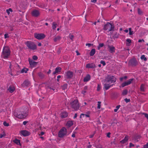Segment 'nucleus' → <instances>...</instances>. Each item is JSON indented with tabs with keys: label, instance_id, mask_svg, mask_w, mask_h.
<instances>
[{
	"label": "nucleus",
	"instance_id": "37",
	"mask_svg": "<svg viewBox=\"0 0 148 148\" xmlns=\"http://www.w3.org/2000/svg\"><path fill=\"white\" fill-rule=\"evenodd\" d=\"M127 76H125L124 77H120V80L121 82H122L124 79L125 80L127 79Z\"/></svg>",
	"mask_w": 148,
	"mask_h": 148
},
{
	"label": "nucleus",
	"instance_id": "49",
	"mask_svg": "<svg viewBox=\"0 0 148 148\" xmlns=\"http://www.w3.org/2000/svg\"><path fill=\"white\" fill-rule=\"evenodd\" d=\"M100 63L102 64L103 66H105L106 64L105 62L104 61L101 60L100 62Z\"/></svg>",
	"mask_w": 148,
	"mask_h": 148
},
{
	"label": "nucleus",
	"instance_id": "21",
	"mask_svg": "<svg viewBox=\"0 0 148 148\" xmlns=\"http://www.w3.org/2000/svg\"><path fill=\"white\" fill-rule=\"evenodd\" d=\"M128 136H126L124 139L120 141V143L122 144L126 143L128 141Z\"/></svg>",
	"mask_w": 148,
	"mask_h": 148
},
{
	"label": "nucleus",
	"instance_id": "45",
	"mask_svg": "<svg viewBox=\"0 0 148 148\" xmlns=\"http://www.w3.org/2000/svg\"><path fill=\"white\" fill-rule=\"evenodd\" d=\"M3 125L4 126L7 127L9 126L10 125L9 123H7L5 121L3 122Z\"/></svg>",
	"mask_w": 148,
	"mask_h": 148
},
{
	"label": "nucleus",
	"instance_id": "8",
	"mask_svg": "<svg viewBox=\"0 0 148 148\" xmlns=\"http://www.w3.org/2000/svg\"><path fill=\"white\" fill-rule=\"evenodd\" d=\"M34 36L38 39L41 40L44 39L45 37V35L43 33H35L34 34Z\"/></svg>",
	"mask_w": 148,
	"mask_h": 148
},
{
	"label": "nucleus",
	"instance_id": "9",
	"mask_svg": "<svg viewBox=\"0 0 148 148\" xmlns=\"http://www.w3.org/2000/svg\"><path fill=\"white\" fill-rule=\"evenodd\" d=\"M134 79V78H131L127 81H126L124 82L121 84V86L122 87H123L125 86L130 84L131 83L132 81H133Z\"/></svg>",
	"mask_w": 148,
	"mask_h": 148
},
{
	"label": "nucleus",
	"instance_id": "1",
	"mask_svg": "<svg viewBox=\"0 0 148 148\" xmlns=\"http://www.w3.org/2000/svg\"><path fill=\"white\" fill-rule=\"evenodd\" d=\"M44 84H45L46 88H48L53 90H54L59 86V84L51 81L45 83Z\"/></svg>",
	"mask_w": 148,
	"mask_h": 148
},
{
	"label": "nucleus",
	"instance_id": "5",
	"mask_svg": "<svg viewBox=\"0 0 148 148\" xmlns=\"http://www.w3.org/2000/svg\"><path fill=\"white\" fill-rule=\"evenodd\" d=\"M25 44L29 49L32 50H35L36 49V45L33 42L27 41L25 43Z\"/></svg>",
	"mask_w": 148,
	"mask_h": 148
},
{
	"label": "nucleus",
	"instance_id": "63",
	"mask_svg": "<svg viewBox=\"0 0 148 148\" xmlns=\"http://www.w3.org/2000/svg\"><path fill=\"white\" fill-rule=\"evenodd\" d=\"M27 123H28L27 121H24L23 122V123L24 125H25Z\"/></svg>",
	"mask_w": 148,
	"mask_h": 148
},
{
	"label": "nucleus",
	"instance_id": "56",
	"mask_svg": "<svg viewBox=\"0 0 148 148\" xmlns=\"http://www.w3.org/2000/svg\"><path fill=\"white\" fill-rule=\"evenodd\" d=\"M144 148H148V143H147L146 145H144Z\"/></svg>",
	"mask_w": 148,
	"mask_h": 148
},
{
	"label": "nucleus",
	"instance_id": "58",
	"mask_svg": "<svg viewBox=\"0 0 148 148\" xmlns=\"http://www.w3.org/2000/svg\"><path fill=\"white\" fill-rule=\"evenodd\" d=\"M111 134V133L110 132H108L107 134V137L108 138L110 137V135Z\"/></svg>",
	"mask_w": 148,
	"mask_h": 148
},
{
	"label": "nucleus",
	"instance_id": "53",
	"mask_svg": "<svg viewBox=\"0 0 148 148\" xmlns=\"http://www.w3.org/2000/svg\"><path fill=\"white\" fill-rule=\"evenodd\" d=\"M126 41L128 42L129 43H131L132 42L131 40L129 39H127L126 40Z\"/></svg>",
	"mask_w": 148,
	"mask_h": 148
},
{
	"label": "nucleus",
	"instance_id": "6",
	"mask_svg": "<svg viewBox=\"0 0 148 148\" xmlns=\"http://www.w3.org/2000/svg\"><path fill=\"white\" fill-rule=\"evenodd\" d=\"M71 107L74 109L75 110H77L79 109V106L77 100H75L71 103Z\"/></svg>",
	"mask_w": 148,
	"mask_h": 148
},
{
	"label": "nucleus",
	"instance_id": "3",
	"mask_svg": "<svg viewBox=\"0 0 148 148\" xmlns=\"http://www.w3.org/2000/svg\"><path fill=\"white\" fill-rule=\"evenodd\" d=\"M67 130L65 127L62 128L58 133V136L60 138H63L66 135Z\"/></svg>",
	"mask_w": 148,
	"mask_h": 148
},
{
	"label": "nucleus",
	"instance_id": "41",
	"mask_svg": "<svg viewBox=\"0 0 148 148\" xmlns=\"http://www.w3.org/2000/svg\"><path fill=\"white\" fill-rule=\"evenodd\" d=\"M96 67V66L95 64L93 63L90 64V68H95Z\"/></svg>",
	"mask_w": 148,
	"mask_h": 148
},
{
	"label": "nucleus",
	"instance_id": "48",
	"mask_svg": "<svg viewBox=\"0 0 148 148\" xmlns=\"http://www.w3.org/2000/svg\"><path fill=\"white\" fill-rule=\"evenodd\" d=\"M101 103V102L100 101H98V102L97 108L99 109H100V108Z\"/></svg>",
	"mask_w": 148,
	"mask_h": 148
},
{
	"label": "nucleus",
	"instance_id": "34",
	"mask_svg": "<svg viewBox=\"0 0 148 148\" xmlns=\"http://www.w3.org/2000/svg\"><path fill=\"white\" fill-rule=\"evenodd\" d=\"M67 84H65L61 86L63 90L66 89L67 88Z\"/></svg>",
	"mask_w": 148,
	"mask_h": 148
},
{
	"label": "nucleus",
	"instance_id": "28",
	"mask_svg": "<svg viewBox=\"0 0 148 148\" xmlns=\"http://www.w3.org/2000/svg\"><path fill=\"white\" fill-rule=\"evenodd\" d=\"M140 137L141 136L139 135L136 136L134 137V139L135 141H136L137 142H138L139 140Z\"/></svg>",
	"mask_w": 148,
	"mask_h": 148
},
{
	"label": "nucleus",
	"instance_id": "57",
	"mask_svg": "<svg viewBox=\"0 0 148 148\" xmlns=\"http://www.w3.org/2000/svg\"><path fill=\"white\" fill-rule=\"evenodd\" d=\"M45 134V132H42L39 134V136H42Z\"/></svg>",
	"mask_w": 148,
	"mask_h": 148
},
{
	"label": "nucleus",
	"instance_id": "20",
	"mask_svg": "<svg viewBox=\"0 0 148 148\" xmlns=\"http://www.w3.org/2000/svg\"><path fill=\"white\" fill-rule=\"evenodd\" d=\"M90 79V76L89 74H88L86 76L84 77L83 81L84 82H87Z\"/></svg>",
	"mask_w": 148,
	"mask_h": 148
},
{
	"label": "nucleus",
	"instance_id": "40",
	"mask_svg": "<svg viewBox=\"0 0 148 148\" xmlns=\"http://www.w3.org/2000/svg\"><path fill=\"white\" fill-rule=\"evenodd\" d=\"M101 88V85L99 84L97 85V91H99L100 90V89Z\"/></svg>",
	"mask_w": 148,
	"mask_h": 148
},
{
	"label": "nucleus",
	"instance_id": "54",
	"mask_svg": "<svg viewBox=\"0 0 148 148\" xmlns=\"http://www.w3.org/2000/svg\"><path fill=\"white\" fill-rule=\"evenodd\" d=\"M61 48H59L58 50L57 51V53L58 54H59L60 53L61 51Z\"/></svg>",
	"mask_w": 148,
	"mask_h": 148
},
{
	"label": "nucleus",
	"instance_id": "31",
	"mask_svg": "<svg viewBox=\"0 0 148 148\" xmlns=\"http://www.w3.org/2000/svg\"><path fill=\"white\" fill-rule=\"evenodd\" d=\"M28 70H29L28 69L25 68L22 69V70L21 71L20 73H26Z\"/></svg>",
	"mask_w": 148,
	"mask_h": 148
},
{
	"label": "nucleus",
	"instance_id": "16",
	"mask_svg": "<svg viewBox=\"0 0 148 148\" xmlns=\"http://www.w3.org/2000/svg\"><path fill=\"white\" fill-rule=\"evenodd\" d=\"M30 82L27 80H25L24 81L23 83L21 84V86L24 87L26 86H28L29 85Z\"/></svg>",
	"mask_w": 148,
	"mask_h": 148
},
{
	"label": "nucleus",
	"instance_id": "62",
	"mask_svg": "<svg viewBox=\"0 0 148 148\" xmlns=\"http://www.w3.org/2000/svg\"><path fill=\"white\" fill-rule=\"evenodd\" d=\"M92 45V44H91L90 43H87L86 44V45L88 46V47H90Z\"/></svg>",
	"mask_w": 148,
	"mask_h": 148
},
{
	"label": "nucleus",
	"instance_id": "47",
	"mask_svg": "<svg viewBox=\"0 0 148 148\" xmlns=\"http://www.w3.org/2000/svg\"><path fill=\"white\" fill-rule=\"evenodd\" d=\"M32 59L33 60H36L38 59V58L37 56L34 55L32 56Z\"/></svg>",
	"mask_w": 148,
	"mask_h": 148
},
{
	"label": "nucleus",
	"instance_id": "29",
	"mask_svg": "<svg viewBox=\"0 0 148 148\" xmlns=\"http://www.w3.org/2000/svg\"><path fill=\"white\" fill-rule=\"evenodd\" d=\"M73 124V123L72 121H68L66 123V125L69 127H71Z\"/></svg>",
	"mask_w": 148,
	"mask_h": 148
},
{
	"label": "nucleus",
	"instance_id": "13",
	"mask_svg": "<svg viewBox=\"0 0 148 148\" xmlns=\"http://www.w3.org/2000/svg\"><path fill=\"white\" fill-rule=\"evenodd\" d=\"M73 72L70 71H68L66 73V78L67 79H70L73 76Z\"/></svg>",
	"mask_w": 148,
	"mask_h": 148
},
{
	"label": "nucleus",
	"instance_id": "52",
	"mask_svg": "<svg viewBox=\"0 0 148 148\" xmlns=\"http://www.w3.org/2000/svg\"><path fill=\"white\" fill-rule=\"evenodd\" d=\"M119 37V35L117 33L115 34L113 36L114 38H117Z\"/></svg>",
	"mask_w": 148,
	"mask_h": 148
},
{
	"label": "nucleus",
	"instance_id": "64",
	"mask_svg": "<svg viewBox=\"0 0 148 148\" xmlns=\"http://www.w3.org/2000/svg\"><path fill=\"white\" fill-rule=\"evenodd\" d=\"M76 52L77 53V56L79 55H80V53L79 52L78 50H76Z\"/></svg>",
	"mask_w": 148,
	"mask_h": 148
},
{
	"label": "nucleus",
	"instance_id": "32",
	"mask_svg": "<svg viewBox=\"0 0 148 148\" xmlns=\"http://www.w3.org/2000/svg\"><path fill=\"white\" fill-rule=\"evenodd\" d=\"M38 74L41 79H43L45 77V75L41 72L38 73Z\"/></svg>",
	"mask_w": 148,
	"mask_h": 148
},
{
	"label": "nucleus",
	"instance_id": "10",
	"mask_svg": "<svg viewBox=\"0 0 148 148\" xmlns=\"http://www.w3.org/2000/svg\"><path fill=\"white\" fill-rule=\"evenodd\" d=\"M28 61L29 62L30 66L31 67H34L36 66L38 63V62H36L32 60L30 58L28 59Z\"/></svg>",
	"mask_w": 148,
	"mask_h": 148
},
{
	"label": "nucleus",
	"instance_id": "44",
	"mask_svg": "<svg viewBox=\"0 0 148 148\" xmlns=\"http://www.w3.org/2000/svg\"><path fill=\"white\" fill-rule=\"evenodd\" d=\"M69 36V38L71 40L73 41V39L74 37V35L72 34H70Z\"/></svg>",
	"mask_w": 148,
	"mask_h": 148
},
{
	"label": "nucleus",
	"instance_id": "38",
	"mask_svg": "<svg viewBox=\"0 0 148 148\" xmlns=\"http://www.w3.org/2000/svg\"><path fill=\"white\" fill-rule=\"evenodd\" d=\"M140 59L142 60H144L145 61H146L147 60V58L145 57V56L144 55H142V56H141L140 57Z\"/></svg>",
	"mask_w": 148,
	"mask_h": 148
},
{
	"label": "nucleus",
	"instance_id": "15",
	"mask_svg": "<svg viewBox=\"0 0 148 148\" xmlns=\"http://www.w3.org/2000/svg\"><path fill=\"white\" fill-rule=\"evenodd\" d=\"M40 14L39 11L37 10H34L32 12V15L33 16L35 17L38 16Z\"/></svg>",
	"mask_w": 148,
	"mask_h": 148
},
{
	"label": "nucleus",
	"instance_id": "18",
	"mask_svg": "<svg viewBox=\"0 0 148 148\" xmlns=\"http://www.w3.org/2000/svg\"><path fill=\"white\" fill-rule=\"evenodd\" d=\"M62 69L59 66L57 67L55 69V71L53 72V74L55 75L56 73H58L61 71Z\"/></svg>",
	"mask_w": 148,
	"mask_h": 148
},
{
	"label": "nucleus",
	"instance_id": "46",
	"mask_svg": "<svg viewBox=\"0 0 148 148\" xmlns=\"http://www.w3.org/2000/svg\"><path fill=\"white\" fill-rule=\"evenodd\" d=\"M10 11L11 12H12V10L11 8H9L8 10H7L6 12L8 14H9L10 13Z\"/></svg>",
	"mask_w": 148,
	"mask_h": 148
},
{
	"label": "nucleus",
	"instance_id": "27",
	"mask_svg": "<svg viewBox=\"0 0 148 148\" xmlns=\"http://www.w3.org/2000/svg\"><path fill=\"white\" fill-rule=\"evenodd\" d=\"M95 53V49H92L90 51L89 54L90 56H93Z\"/></svg>",
	"mask_w": 148,
	"mask_h": 148
},
{
	"label": "nucleus",
	"instance_id": "36",
	"mask_svg": "<svg viewBox=\"0 0 148 148\" xmlns=\"http://www.w3.org/2000/svg\"><path fill=\"white\" fill-rule=\"evenodd\" d=\"M104 46V44L103 43H99L98 46L97 47V49L100 50V48L103 47Z\"/></svg>",
	"mask_w": 148,
	"mask_h": 148
},
{
	"label": "nucleus",
	"instance_id": "11",
	"mask_svg": "<svg viewBox=\"0 0 148 148\" xmlns=\"http://www.w3.org/2000/svg\"><path fill=\"white\" fill-rule=\"evenodd\" d=\"M27 4L26 1H22L20 3L19 6L20 7L23 9H25L27 8Z\"/></svg>",
	"mask_w": 148,
	"mask_h": 148
},
{
	"label": "nucleus",
	"instance_id": "39",
	"mask_svg": "<svg viewBox=\"0 0 148 148\" xmlns=\"http://www.w3.org/2000/svg\"><path fill=\"white\" fill-rule=\"evenodd\" d=\"M144 85L143 84H142L140 87V90L141 91L143 92L144 91Z\"/></svg>",
	"mask_w": 148,
	"mask_h": 148
},
{
	"label": "nucleus",
	"instance_id": "30",
	"mask_svg": "<svg viewBox=\"0 0 148 148\" xmlns=\"http://www.w3.org/2000/svg\"><path fill=\"white\" fill-rule=\"evenodd\" d=\"M111 27H110L109 29V32L112 31H114V25L111 23Z\"/></svg>",
	"mask_w": 148,
	"mask_h": 148
},
{
	"label": "nucleus",
	"instance_id": "2",
	"mask_svg": "<svg viewBox=\"0 0 148 148\" xmlns=\"http://www.w3.org/2000/svg\"><path fill=\"white\" fill-rule=\"evenodd\" d=\"M10 49L8 47H4L1 56V57L4 58H8L10 54Z\"/></svg>",
	"mask_w": 148,
	"mask_h": 148
},
{
	"label": "nucleus",
	"instance_id": "12",
	"mask_svg": "<svg viewBox=\"0 0 148 148\" xmlns=\"http://www.w3.org/2000/svg\"><path fill=\"white\" fill-rule=\"evenodd\" d=\"M27 115L28 113L27 111H26L23 113L19 114L17 117L20 119H22L25 118Z\"/></svg>",
	"mask_w": 148,
	"mask_h": 148
},
{
	"label": "nucleus",
	"instance_id": "51",
	"mask_svg": "<svg viewBox=\"0 0 148 148\" xmlns=\"http://www.w3.org/2000/svg\"><path fill=\"white\" fill-rule=\"evenodd\" d=\"M9 37L8 34H5L4 35L5 38H8Z\"/></svg>",
	"mask_w": 148,
	"mask_h": 148
},
{
	"label": "nucleus",
	"instance_id": "60",
	"mask_svg": "<svg viewBox=\"0 0 148 148\" xmlns=\"http://www.w3.org/2000/svg\"><path fill=\"white\" fill-rule=\"evenodd\" d=\"M18 114L16 112H14V115L15 116L17 117L18 116Z\"/></svg>",
	"mask_w": 148,
	"mask_h": 148
},
{
	"label": "nucleus",
	"instance_id": "43",
	"mask_svg": "<svg viewBox=\"0 0 148 148\" xmlns=\"http://www.w3.org/2000/svg\"><path fill=\"white\" fill-rule=\"evenodd\" d=\"M57 25V24L55 23V22H53V26H52V28L53 29H55L56 27V25Z\"/></svg>",
	"mask_w": 148,
	"mask_h": 148
},
{
	"label": "nucleus",
	"instance_id": "24",
	"mask_svg": "<svg viewBox=\"0 0 148 148\" xmlns=\"http://www.w3.org/2000/svg\"><path fill=\"white\" fill-rule=\"evenodd\" d=\"M15 90V88L13 86H10L8 90L11 93H12Z\"/></svg>",
	"mask_w": 148,
	"mask_h": 148
},
{
	"label": "nucleus",
	"instance_id": "50",
	"mask_svg": "<svg viewBox=\"0 0 148 148\" xmlns=\"http://www.w3.org/2000/svg\"><path fill=\"white\" fill-rule=\"evenodd\" d=\"M125 101L127 103L128 102H130V99H127V98H125L124 99Z\"/></svg>",
	"mask_w": 148,
	"mask_h": 148
},
{
	"label": "nucleus",
	"instance_id": "26",
	"mask_svg": "<svg viewBox=\"0 0 148 148\" xmlns=\"http://www.w3.org/2000/svg\"><path fill=\"white\" fill-rule=\"evenodd\" d=\"M20 140L18 139H17L16 138L14 140H13V142L15 143L17 145H21V144L20 142Z\"/></svg>",
	"mask_w": 148,
	"mask_h": 148
},
{
	"label": "nucleus",
	"instance_id": "59",
	"mask_svg": "<svg viewBox=\"0 0 148 148\" xmlns=\"http://www.w3.org/2000/svg\"><path fill=\"white\" fill-rule=\"evenodd\" d=\"M90 64H88L86 65V67L87 68H90Z\"/></svg>",
	"mask_w": 148,
	"mask_h": 148
},
{
	"label": "nucleus",
	"instance_id": "14",
	"mask_svg": "<svg viewBox=\"0 0 148 148\" xmlns=\"http://www.w3.org/2000/svg\"><path fill=\"white\" fill-rule=\"evenodd\" d=\"M20 133L24 136H27L29 135L31 133L26 130H23L20 131Z\"/></svg>",
	"mask_w": 148,
	"mask_h": 148
},
{
	"label": "nucleus",
	"instance_id": "4",
	"mask_svg": "<svg viewBox=\"0 0 148 148\" xmlns=\"http://www.w3.org/2000/svg\"><path fill=\"white\" fill-rule=\"evenodd\" d=\"M105 81L107 82H110L111 83H114L116 81V78L114 76L110 75H108L106 77Z\"/></svg>",
	"mask_w": 148,
	"mask_h": 148
},
{
	"label": "nucleus",
	"instance_id": "42",
	"mask_svg": "<svg viewBox=\"0 0 148 148\" xmlns=\"http://www.w3.org/2000/svg\"><path fill=\"white\" fill-rule=\"evenodd\" d=\"M138 13L139 15H141L142 14L143 12L139 8L138 9Z\"/></svg>",
	"mask_w": 148,
	"mask_h": 148
},
{
	"label": "nucleus",
	"instance_id": "23",
	"mask_svg": "<svg viewBox=\"0 0 148 148\" xmlns=\"http://www.w3.org/2000/svg\"><path fill=\"white\" fill-rule=\"evenodd\" d=\"M68 114L66 112H62L60 114V116L62 118H65L68 116Z\"/></svg>",
	"mask_w": 148,
	"mask_h": 148
},
{
	"label": "nucleus",
	"instance_id": "61",
	"mask_svg": "<svg viewBox=\"0 0 148 148\" xmlns=\"http://www.w3.org/2000/svg\"><path fill=\"white\" fill-rule=\"evenodd\" d=\"M133 31H130V32H129V34L130 35H132L133 34Z\"/></svg>",
	"mask_w": 148,
	"mask_h": 148
},
{
	"label": "nucleus",
	"instance_id": "19",
	"mask_svg": "<svg viewBox=\"0 0 148 148\" xmlns=\"http://www.w3.org/2000/svg\"><path fill=\"white\" fill-rule=\"evenodd\" d=\"M108 47L109 48V51L111 53H112L115 52V48L113 46H108Z\"/></svg>",
	"mask_w": 148,
	"mask_h": 148
},
{
	"label": "nucleus",
	"instance_id": "35",
	"mask_svg": "<svg viewBox=\"0 0 148 148\" xmlns=\"http://www.w3.org/2000/svg\"><path fill=\"white\" fill-rule=\"evenodd\" d=\"M87 87H88L87 86H85L84 87V90H82V93L83 94H84L86 92V90L87 89Z\"/></svg>",
	"mask_w": 148,
	"mask_h": 148
},
{
	"label": "nucleus",
	"instance_id": "25",
	"mask_svg": "<svg viewBox=\"0 0 148 148\" xmlns=\"http://www.w3.org/2000/svg\"><path fill=\"white\" fill-rule=\"evenodd\" d=\"M61 39V37L59 36H57L55 37L53 39V40L55 42H56L58 41H59Z\"/></svg>",
	"mask_w": 148,
	"mask_h": 148
},
{
	"label": "nucleus",
	"instance_id": "33",
	"mask_svg": "<svg viewBox=\"0 0 148 148\" xmlns=\"http://www.w3.org/2000/svg\"><path fill=\"white\" fill-rule=\"evenodd\" d=\"M128 92V90L127 89H125L123 90L122 94L123 96L126 95Z\"/></svg>",
	"mask_w": 148,
	"mask_h": 148
},
{
	"label": "nucleus",
	"instance_id": "22",
	"mask_svg": "<svg viewBox=\"0 0 148 148\" xmlns=\"http://www.w3.org/2000/svg\"><path fill=\"white\" fill-rule=\"evenodd\" d=\"M113 84L110 85V84H108L105 83L104 84V88L106 90L108 89L111 86H112Z\"/></svg>",
	"mask_w": 148,
	"mask_h": 148
},
{
	"label": "nucleus",
	"instance_id": "7",
	"mask_svg": "<svg viewBox=\"0 0 148 148\" xmlns=\"http://www.w3.org/2000/svg\"><path fill=\"white\" fill-rule=\"evenodd\" d=\"M137 64V61L134 58H133L130 60L128 63V64L129 66H136Z\"/></svg>",
	"mask_w": 148,
	"mask_h": 148
},
{
	"label": "nucleus",
	"instance_id": "17",
	"mask_svg": "<svg viewBox=\"0 0 148 148\" xmlns=\"http://www.w3.org/2000/svg\"><path fill=\"white\" fill-rule=\"evenodd\" d=\"M111 26V23H108L104 25L103 27V29L105 30H106L108 29V30L110 27Z\"/></svg>",
	"mask_w": 148,
	"mask_h": 148
},
{
	"label": "nucleus",
	"instance_id": "55",
	"mask_svg": "<svg viewBox=\"0 0 148 148\" xmlns=\"http://www.w3.org/2000/svg\"><path fill=\"white\" fill-rule=\"evenodd\" d=\"M134 145L132 144V143H130V145H129V147H134Z\"/></svg>",
	"mask_w": 148,
	"mask_h": 148
}]
</instances>
